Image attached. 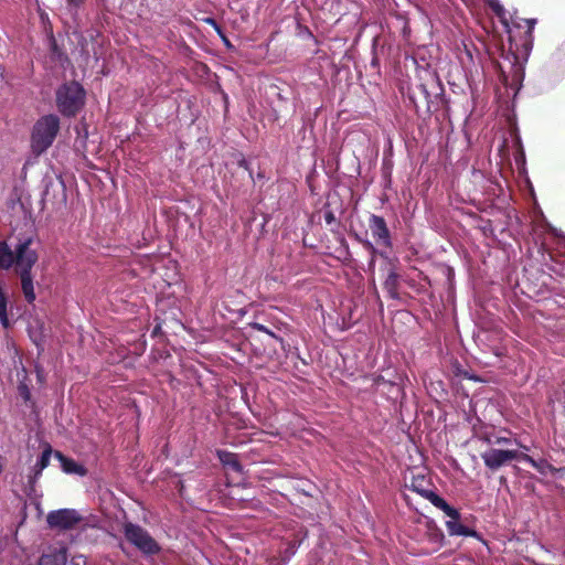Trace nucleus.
Instances as JSON below:
<instances>
[{
	"mask_svg": "<svg viewBox=\"0 0 565 565\" xmlns=\"http://www.w3.org/2000/svg\"><path fill=\"white\" fill-rule=\"evenodd\" d=\"M60 130V119L56 115L41 117L33 126L31 147L35 154L46 151L55 140Z\"/></svg>",
	"mask_w": 565,
	"mask_h": 565,
	"instance_id": "obj_2",
	"label": "nucleus"
},
{
	"mask_svg": "<svg viewBox=\"0 0 565 565\" xmlns=\"http://www.w3.org/2000/svg\"><path fill=\"white\" fill-rule=\"evenodd\" d=\"M124 535L129 543L146 555H154L160 551V546L156 540L147 530L138 524L126 523L124 525Z\"/></svg>",
	"mask_w": 565,
	"mask_h": 565,
	"instance_id": "obj_4",
	"label": "nucleus"
},
{
	"mask_svg": "<svg viewBox=\"0 0 565 565\" xmlns=\"http://www.w3.org/2000/svg\"><path fill=\"white\" fill-rule=\"evenodd\" d=\"M488 443L492 444V445H511V444H518V440H512L509 437L495 436L493 438H489Z\"/></svg>",
	"mask_w": 565,
	"mask_h": 565,
	"instance_id": "obj_18",
	"label": "nucleus"
},
{
	"mask_svg": "<svg viewBox=\"0 0 565 565\" xmlns=\"http://www.w3.org/2000/svg\"><path fill=\"white\" fill-rule=\"evenodd\" d=\"M520 460L529 463L531 467H533L537 472H540L543 476L554 475L558 471L551 463H548L545 459H534L533 457H531L526 454H523V452L520 456Z\"/></svg>",
	"mask_w": 565,
	"mask_h": 565,
	"instance_id": "obj_10",
	"label": "nucleus"
},
{
	"mask_svg": "<svg viewBox=\"0 0 565 565\" xmlns=\"http://www.w3.org/2000/svg\"><path fill=\"white\" fill-rule=\"evenodd\" d=\"M33 243L32 236L20 237L12 250L6 242L0 241V267L9 269L14 266L17 273L31 271L39 259Z\"/></svg>",
	"mask_w": 565,
	"mask_h": 565,
	"instance_id": "obj_1",
	"label": "nucleus"
},
{
	"mask_svg": "<svg viewBox=\"0 0 565 565\" xmlns=\"http://www.w3.org/2000/svg\"><path fill=\"white\" fill-rule=\"evenodd\" d=\"M524 22L527 24V36L531 38L532 36V31H533L534 25L536 23V20L535 19H527V20H524Z\"/></svg>",
	"mask_w": 565,
	"mask_h": 565,
	"instance_id": "obj_21",
	"label": "nucleus"
},
{
	"mask_svg": "<svg viewBox=\"0 0 565 565\" xmlns=\"http://www.w3.org/2000/svg\"><path fill=\"white\" fill-rule=\"evenodd\" d=\"M288 552H289V556L294 555V554H295V552H296V547H295V546L290 547V548L288 550Z\"/></svg>",
	"mask_w": 565,
	"mask_h": 565,
	"instance_id": "obj_26",
	"label": "nucleus"
},
{
	"mask_svg": "<svg viewBox=\"0 0 565 565\" xmlns=\"http://www.w3.org/2000/svg\"><path fill=\"white\" fill-rule=\"evenodd\" d=\"M84 2V0H67V4L71 9H77Z\"/></svg>",
	"mask_w": 565,
	"mask_h": 565,
	"instance_id": "obj_22",
	"label": "nucleus"
},
{
	"mask_svg": "<svg viewBox=\"0 0 565 565\" xmlns=\"http://www.w3.org/2000/svg\"><path fill=\"white\" fill-rule=\"evenodd\" d=\"M21 279V288L25 300L29 303H32L35 300L34 285H33V276L31 271L26 273H17Z\"/></svg>",
	"mask_w": 565,
	"mask_h": 565,
	"instance_id": "obj_12",
	"label": "nucleus"
},
{
	"mask_svg": "<svg viewBox=\"0 0 565 565\" xmlns=\"http://www.w3.org/2000/svg\"><path fill=\"white\" fill-rule=\"evenodd\" d=\"M206 22H207V23H210L211 25H213V26H214V28L220 32V30H218V28H217V24H216V22H215V20H214V19H211V18H210V19H207V20H206Z\"/></svg>",
	"mask_w": 565,
	"mask_h": 565,
	"instance_id": "obj_24",
	"label": "nucleus"
},
{
	"mask_svg": "<svg viewBox=\"0 0 565 565\" xmlns=\"http://www.w3.org/2000/svg\"><path fill=\"white\" fill-rule=\"evenodd\" d=\"M369 227L372 236L379 245L392 247V239L384 217L372 214L369 218Z\"/></svg>",
	"mask_w": 565,
	"mask_h": 565,
	"instance_id": "obj_9",
	"label": "nucleus"
},
{
	"mask_svg": "<svg viewBox=\"0 0 565 565\" xmlns=\"http://www.w3.org/2000/svg\"><path fill=\"white\" fill-rule=\"evenodd\" d=\"M85 90L77 82L65 83L56 90V105L63 116H75L85 104Z\"/></svg>",
	"mask_w": 565,
	"mask_h": 565,
	"instance_id": "obj_3",
	"label": "nucleus"
},
{
	"mask_svg": "<svg viewBox=\"0 0 565 565\" xmlns=\"http://www.w3.org/2000/svg\"><path fill=\"white\" fill-rule=\"evenodd\" d=\"M397 282H398L397 274L394 271H391L388 274L387 278L385 279L384 286L392 298L397 297V292H396Z\"/></svg>",
	"mask_w": 565,
	"mask_h": 565,
	"instance_id": "obj_16",
	"label": "nucleus"
},
{
	"mask_svg": "<svg viewBox=\"0 0 565 565\" xmlns=\"http://www.w3.org/2000/svg\"><path fill=\"white\" fill-rule=\"evenodd\" d=\"M51 456L52 448L50 446H46L35 463V468H39V473H42V471L49 466Z\"/></svg>",
	"mask_w": 565,
	"mask_h": 565,
	"instance_id": "obj_17",
	"label": "nucleus"
},
{
	"mask_svg": "<svg viewBox=\"0 0 565 565\" xmlns=\"http://www.w3.org/2000/svg\"><path fill=\"white\" fill-rule=\"evenodd\" d=\"M489 8L495 13V15L500 19L504 30L507 33H511V25L508 19V12L504 7L501 4L500 0H487Z\"/></svg>",
	"mask_w": 565,
	"mask_h": 565,
	"instance_id": "obj_13",
	"label": "nucleus"
},
{
	"mask_svg": "<svg viewBox=\"0 0 565 565\" xmlns=\"http://www.w3.org/2000/svg\"><path fill=\"white\" fill-rule=\"evenodd\" d=\"M548 232L561 239L559 244L565 247V235L557 228L548 225Z\"/></svg>",
	"mask_w": 565,
	"mask_h": 565,
	"instance_id": "obj_20",
	"label": "nucleus"
},
{
	"mask_svg": "<svg viewBox=\"0 0 565 565\" xmlns=\"http://www.w3.org/2000/svg\"><path fill=\"white\" fill-rule=\"evenodd\" d=\"M250 327L254 329V330H257V331H260V332H264V333H267L268 335L275 338L276 340H279L281 341L280 338H278L273 331H270L266 326L262 324V323H258V322H253L250 323Z\"/></svg>",
	"mask_w": 565,
	"mask_h": 565,
	"instance_id": "obj_19",
	"label": "nucleus"
},
{
	"mask_svg": "<svg viewBox=\"0 0 565 565\" xmlns=\"http://www.w3.org/2000/svg\"><path fill=\"white\" fill-rule=\"evenodd\" d=\"M409 488L427 499L434 507L440 509L443 512H452L451 505H449L441 497L434 492L430 482L424 475L413 476Z\"/></svg>",
	"mask_w": 565,
	"mask_h": 565,
	"instance_id": "obj_6",
	"label": "nucleus"
},
{
	"mask_svg": "<svg viewBox=\"0 0 565 565\" xmlns=\"http://www.w3.org/2000/svg\"><path fill=\"white\" fill-rule=\"evenodd\" d=\"M82 521L83 516L75 509H58L46 515L47 525L57 531L74 530Z\"/></svg>",
	"mask_w": 565,
	"mask_h": 565,
	"instance_id": "obj_5",
	"label": "nucleus"
},
{
	"mask_svg": "<svg viewBox=\"0 0 565 565\" xmlns=\"http://www.w3.org/2000/svg\"><path fill=\"white\" fill-rule=\"evenodd\" d=\"M67 559L66 550L63 547L54 548L44 553L38 565H65Z\"/></svg>",
	"mask_w": 565,
	"mask_h": 565,
	"instance_id": "obj_11",
	"label": "nucleus"
},
{
	"mask_svg": "<svg viewBox=\"0 0 565 565\" xmlns=\"http://www.w3.org/2000/svg\"><path fill=\"white\" fill-rule=\"evenodd\" d=\"M55 457L60 460L62 469L66 473H76L83 476L85 473V469L76 463L74 460L66 458L60 451L55 452Z\"/></svg>",
	"mask_w": 565,
	"mask_h": 565,
	"instance_id": "obj_14",
	"label": "nucleus"
},
{
	"mask_svg": "<svg viewBox=\"0 0 565 565\" xmlns=\"http://www.w3.org/2000/svg\"><path fill=\"white\" fill-rule=\"evenodd\" d=\"M522 452L513 449H497L490 448L481 454V458L487 468L490 470H497L502 466L511 462L512 460L519 459Z\"/></svg>",
	"mask_w": 565,
	"mask_h": 565,
	"instance_id": "obj_7",
	"label": "nucleus"
},
{
	"mask_svg": "<svg viewBox=\"0 0 565 565\" xmlns=\"http://www.w3.org/2000/svg\"><path fill=\"white\" fill-rule=\"evenodd\" d=\"M451 510L455 512H444L448 518L449 520L446 521L445 525L447 527V531H448V534L450 536H466V537H476V539H480V535L477 531H475L473 529H470L466 525H463L461 522H460V513L457 509H455L454 507H451Z\"/></svg>",
	"mask_w": 565,
	"mask_h": 565,
	"instance_id": "obj_8",
	"label": "nucleus"
},
{
	"mask_svg": "<svg viewBox=\"0 0 565 565\" xmlns=\"http://www.w3.org/2000/svg\"><path fill=\"white\" fill-rule=\"evenodd\" d=\"M41 476V473H39V468H35L34 467V476L30 479V483H33L35 482V480Z\"/></svg>",
	"mask_w": 565,
	"mask_h": 565,
	"instance_id": "obj_23",
	"label": "nucleus"
},
{
	"mask_svg": "<svg viewBox=\"0 0 565 565\" xmlns=\"http://www.w3.org/2000/svg\"><path fill=\"white\" fill-rule=\"evenodd\" d=\"M34 342H35V345H38V347L40 345V343L38 342L36 339H34Z\"/></svg>",
	"mask_w": 565,
	"mask_h": 565,
	"instance_id": "obj_27",
	"label": "nucleus"
},
{
	"mask_svg": "<svg viewBox=\"0 0 565 565\" xmlns=\"http://www.w3.org/2000/svg\"><path fill=\"white\" fill-rule=\"evenodd\" d=\"M332 220H333L332 214H331V213H328V214L326 215V221H327L328 223H330Z\"/></svg>",
	"mask_w": 565,
	"mask_h": 565,
	"instance_id": "obj_25",
	"label": "nucleus"
},
{
	"mask_svg": "<svg viewBox=\"0 0 565 565\" xmlns=\"http://www.w3.org/2000/svg\"><path fill=\"white\" fill-rule=\"evenodd\" d=\"M217 456L220 461L225 466L231 468L233 471L241 472L242 466L237 460L236 455L225 451V450H218Z\"/></svg>",
	"mask_w": 565,
	"mask_h": 565,
	"instance_id": "obj_15",
	"label": "nucleus"
}]
</instances>
